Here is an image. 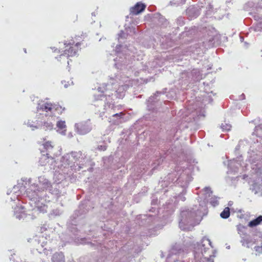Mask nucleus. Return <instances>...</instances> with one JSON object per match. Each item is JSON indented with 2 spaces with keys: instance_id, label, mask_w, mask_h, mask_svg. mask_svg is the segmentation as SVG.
<instances>
[{
  "instance_id": "obj_1",
  "label": "nucleus",
  "mask_w": 262,
  "mask_h": 262,
  "mask_svg": "<svg viewBox=\"0 0 262 262\" xmlns=\"http://www.w3.org/2000/svg\"><path fill=\"white\" fill-rule=\"evenodd\" d=\"M38 185L35 184L31 185L26 190V195L30 200V204L33 208L36 209L40 212L44 213L47 211L48 208L46 195L43 194L45 190L49 189L51 194L56 195L58 198L60 195L59 185L54 184L51 185V182L45 177L40 176L38 178Z\"/></svg>"
},
{
  "instance_id": "obj_2",
  "label": "nucleus",
  "mask_w": 262,
  "mask_h": 262,
  "mask_svg": "<svg viewBox=\"0 0 262 262\" xmlns=\"http://www.w3.org/2000/svg\"><path fill=\"white\" fill-rule=\"evenodd\" d=\"M115 77V79L111 78L110 84H104L102 87H99L98 89V92L104 94L103 95H100V101L99 103L100 104H104L103 109L105 111L103 113L108 112L111 114L112 110L115 107L114 104L105 102V101L107 100V97L109 98L111 95H113V93L111 92L112 91L111 88L113 86H114L115 89V90L113 91L116 97L122 98L125 95V92L129 86L132 85V83L128 77H123L122 75H118Z\"/></svg>"
},
{
  "instance_id": "obj_3",
  "label": "nucleus",
  "mask_w": 262,
  "mask_h": 262,
  "mask_svg": "<svg viewBox=\"0 0 262 262\" xmlns=\"http://www.w3.org/2000/svg\"><path fill=\"white\" fill-rule=\"evenodd\" d=\"M193 248L194 262H214L213 258L215 257L210 240L206 237H204L201 241V243L190 244ZM174 249H172L173 254L169 255L165 262H182L177 260L176 253L174 254Z\"/></svg>"
},
{
  "instance_id": "obj_4",
  "label": "nucleus",
  "mask_w": 262,
  "mask_h": 262,
  "mask_svg": "<svg viewBox=\"0 0 262 262\" xmlns=\"http://www.w3.org/2000/svg\"><path fill=\"white\" fill-rule=\"evenodd\" d=\"M202 219L200 211L193 208L185 209L181 210L179 217V226L184 231H189L198 225Z\"/></svg>"
},
{
  "instance_id": "obj_5",
  "label": "nucleus",
  "mask_w": 262,
  "mask_h": 262,
  "mask_svg": "<svg viewBox=\"0 0 262 262\" xmlns=\"http://www.w3.org/2000/svg\"><path fill=\"white\" fill-rule=\"evenodd\" d=\"M80 156L81 154L79 152L72 151L70 154L64 155L61 158L60 163L57 166L59 170H56V172H59L61 175L62 177L61 179L64 177L62 176L63 174L68 173V171L72 166L71 164L77 161Z\"/></svg>"
},
{
  "instance_id": "obj_6",
  "label": "nucleus",
  "mask_w": 262,
  "mask_h": 262,
  "mask_svg": "<svg viewBox=\"0 0 262 262\" xmlns=\"http://www.w3.org/2000/svg\"><path fill=\"white\" fill-rule=\"evenodd\" d=\"M129 51L130 49H128L125 47L122 48L120 45L116 47L115 52L117 54V57L114 60L115 65L117 68L122 70L126 65L129 63L131 59L130 54L126 53Z\"/></svg>"
},
{
  "instance_id": "obj_7",
  "label": "nucleus",
  "mask_w": 262,
  "mask_h": 262,
  "mask_svg": "<svg viewBox=\"0 0 262 262\" xmlns=\"http://www.w3.org/2000/svg\"><path fill=\"white\" fill-rule=\"evenodd\" d=\"M55 118H49L47 121H42L39 120H36L35 121H31L30 120L27 122V125L32 128V130L42 128L45 130H51L54 127V123L55 122Z\"/></svg>"
},
{
  "instance_id": "obj_8",
  "label": "nucleus",
  "mask_w": 262,
  "mask_h": 262,
  "mask_svg": "<svg viewBox=\"0 0 262 262\" xmlns=\"http://www.w3.org/2000/svg\"><path fill=\"white\" fill-rule=\"evenodd\" d=\"M74 43L75 42L73 41L68 43L65 42L66 49L64 53L60 55L59 58L67 59L69 57L75 55L78 50V46L80 44L79 42H77L76 44Z\"/></svg>"
},
{
  "instance_id": "obj_9",
  "label": "nucleus",
  "mask_w": 262,
  "mask_h": 262,
  "mask_svg": "<svg viewBox=\"0 0 262 262\" xmlns=\"http://www.w3.org/2000/svg\"><path fill=\"white\" fill-rule=\"evenodd\" d=\"M61 107L56 104L51 103L41 102L38 104L37 109L38 111H42L48 113V115H55L56 112L60 111Z\"/></svg>"
},
{
  "instance_id": "obj_10",
  "label": "nucleus",
  "mask_w": 262,
  "mask_h": 262,
  "mask_svg": "<svg viewBox=\"0 0 262 262\" xmlns=\"http://www.w3.org/2000/svg\"><path fill=\"white\" fill-rule=\"evenodd\" d=\"M242 160V157H237L236 160L233 159L230 160L228 164V171H227L228 173H232V172L235 173L237 171V169L238 166L242 167L243 169L245 168L246 169L247 166H248V164L246 163L243 164L241 163Z\"/></svg>"
},
{
  "instance_id": "obj_11",
  "label": "nucleus",
  "mask_w": 262,
  "mask_h": 262,
  "mask_svg": "<svg viewBox=\"0 0 262 262\" xmlns=\"http://www.w3.org/2000/svg\"><path fill=\"white\" fill-rule=\"evenodd\" d=\"M77 132L80 135H84L90 132L92 127L90 121L76 123L75 125Z\"/></svg>"
},
{
  "instance_id": "obj_12",
  "label": "nucleus",
  "mask_w": 262,
  "mask_h": 262,
  "mask_svg": "<svg viewBox=\"0 0 262 262\" xmlns=\"http://www.w3.org/2000/svg\"><path fill=\"white\" fill-rule=\"evenodd\" d=\"M258 156L255 154H253V156H251L250 159L248 160V162L250 164L251 168L255 170L256 172L258 174L260 173L261 169L258 167V163L256 162L257 161Z\"/></svg>"
},
{
  "instance_id": "obj_13",
  "label": "nucleus",
  "mask_w": 262,
  "mask_h": 262,
  "mask_svg": "<svg viewBox=\"0 0 262 262\" xmlns=\"http://www.w3.org/2000/svg\"><path fill=\"white\" fill-rule=\"evenodd\" d=\"M14 215L19 220L25 217L26 214L24 206L19 205L14 207Z\"/></svg>"
},
{
  "instance_id": "obj_14",
  "label": "nucleus",
  "mask_w": 262,
  "mask_h": 262,
  "mask_svg": "<svg viewBox=\"0 0 262 262\" xmlns=\"http://www.w3.org/2000/svg\"><path fill=\"white\" fill-rule=\"evenodd\" d=\"M146 8V5L141 2L137 3L134 7L130 8V13L137 15L143 12Z\"/></svg>"
},
{
  "instance_id": "obj_15",
  "label": "nucleus",
  "mask_w": 262,
  "mask_h": 262,
  "mask_svg": "<svg viewBox=\"0 0 262 262\" xmlns=\"http://www.w3.org/2000/svg\"><path fill=\"white\" fill-rule=\"evenodd\" d=\"M186 14L190 18L196 17L200 14L198 7L195 6H191L186 10Z\"/></svg>"
},
{
  "instance_id": "obj_16",
  "label": "nucleus",
  "mask_w": 262,
  "mask_h": 262,
  "mask_svg": "<svg viewBox=\"0 0 262 262\" xmlns=\"http://www.w3.org/2000/svg\"><path fill=\"white\" fill-rule=\"evenodd\" d=\"M56 126L57 127V131L59 134L62 135H66L67 126L65 121L61 120L57 121L56 123Z\"/></svg>"
},
{
  "instance_id": "obj_17",
  "label": "nucleus",
  "mask_w": 262,
  "mask_h": 262,
  "mask_svg": "<svg viewBox=\"0 0 262 262\" xmlns=\"http://www.w3.org/2000/svg\"><path fill=\"white\" fill-rule=\"evenodd\" d=\"M19 187L18 186H15L13 187V189L12 191H10V192H7V194L11 195V199L12 201H15V199H18V196L20 195V192L18 190Z\"/></svg>"
},
{
  "instance_id": "obj_18",
  "label": "nucleus",
  "mask_w": 262,
  "mask_h": 262,
  "mask_svg": "<svg viewBox=\"0 0 262 262\" xmlns=\"http://www.w3.org/2000/svg\"><path fill=\"white\" fill-rule=\"evenodd\" d=\"M52 262H64V256L62 253H56L52 258Z\"/></svg>"
},
{
  "instance_id": "obj_19",
  "label": "nucleus",
  "mask_w": 262,
  "mask_h": 262,
  "mask_svg": "<svg viewBox=\"0 0 262 262\" xmlns=\"http://www.w3.org/2000/svg\"><path fill=\"white\" fill-rule=\"evenodd\" d=\"M241 242L243 246L249 248L251 244L253 243V241L250 236L248 235L247 236L242 237Z\"/></svg>"
},
{
  "instance_id": "obj_20",
  "label": "nucleus",
  "mask_w": 262,
  "mask_h": 262,
  "mask_svg": "<svg viewBox=\"0 0 262 262\" xmlns=\"http://www.w3.org/2000/svg\"><path fill=\"white\" fill-rule=\"evenodd\" d=\"M48 154H47V155H42L40 158L39 163L42 166L46 165L47 163H49L50 161L51 162H53V159L50 158L48 156Z\"/></svg>"
},
{
  "instance_id": "obj_21",
  "label": "nucleus",
  "mask_w": 262,
  "mask_h": 262,
  "mask_svg": "<svg viewBox=\"0 0 262 262\" xmlns=\"http://www.w3.org/2000/svg\"><path fill=\"white\" fill-rule=\"evenodd\" d=\"M262 222V215H260L257 217L256 219L251 221L248 223V226L250 227H255L258 225H259Z\"/></svg>"
},
{
  "instance_id": "obj_22",
  "label": "nucleus",
  "mask_w": 262,
  "mask_h": 262,
  "mask_svg": "<svg viewBox=\"0 0 262 262\" xmlns=\"http://www.w3.org/2000/svg\"><path fill=\"white\" fill-rule=\"evenodd\" d=\"M237 229L238 231V234L240 235L241 238L243 236H246L248 235L247 234V228L243 225H239L237 226Z\"/></svg>"
},
{
  "instance_id": "obj_23",
  "label": "nucleus",
  "mask_w": 262,
  "mask_h": 262,
  "mask_svg": "<svg viewBox=\"0 0 262 262\" xmlns=\"http://www.w3.org/2000/svg\"><path fill=\"white\" fill-rule=\"evenodd\" d=\"M253 134L259 138H262V123L255 127Z\"/></svg>"
},
{
  "instance_id": "obj_24",
  "label": "nucleus",
  "mask_w": 262,
  "mask_h": 262,
  "mask_svg": "<svg viewBox=\"0 0 262 262\" xmlns=\"http://www.w3.org/2000/svg\"><path fill=\"white\" fill-rule=\"evenodd\" d=\"M220 216L223 219H227L230 216V209L229 207H226L221 213Z\"/></svg>"
},
{
  "instance_id": "obj_25",
  "label": "nucleus",
  "mask_w": 262,
  "mask_h": 262,
  "mask_svg": "<svg viewBox=\"0 0 262 262\" xmlns=\"http://www.w3.org/2000/svg\"><path fill=\"white\" fill-rule=\"evenodd\" d=\"M251 29L253 30L255 32L262 31V23L259 22L257 23L255 26L251 28Z\"/></svg>"
},
{
  "instance_id": "obj_26",
  "label": "nucleus",
  "mask_w": 262,
  "mask_h": 262,
  "mask_svg": "<svg viewBox=\"0 0 262 262\" xmlns=\"http://www.w3.org/2000/svg\"><path fill=\"white\" fill-rule=\"evenodd\" d=\"M212 193V191L211 189L209 187H205L204 189V194L205 195V199H207L208 198L210 197L211 194Z\"/></svg>"
},
{
  "instance_id": "obj_27",
  "label": "nucleus",
  "mask_w": 262,
  "mask_h": 262,
  "mask_svg": "<svg viewBox=\"0 0 262 262\" xmlns=\"http://www.w3.org/2000/svg\"><path fill=\"white\" fill-rule=\"evenodd\" d=\"M43 145L44 148L48 151H50L53 148V145L52 144V143L49 141L45 142L44 144H43Z\"/></svg>"
},
{
  "instance_id": "obj_28",
  "label": "nucleus",
  "mask_w": 262,
  "mask_h": 262,
  "mask_svg": "<svg viewBox=\"0 0 262 262\" xmlns=\"http://www.w3.org/2000/svg\"><path fill=\"white\" fill-rule=\"evenodd\" d=\"M186 0H172L170 3L171 5L178 6L184 4Z\"/></svg>"
},
{
  "instance_id": "obj_29",
  "label": "nucleus",
  "mask_w": 262,
  "mask_h": 262,
  "mask_svg": "<svg viewBox=\"0 0 262 262\" xmlns=\"http://www.w3.org/2000/svg\"><path fill=\"white\" fill-rule=\"evenodd\" d=\"M231 126L230 124L228 123H225V124H222L221 125V128L223 130L228 131L230 130Z\"/></svg>"
},
{
  "instance_id": "obj_30",
  "label": "nucleus",
  "mask_w": 262,
  "mask_h": 262,
  "mask_svg": "<svg viewBox=\"0 0 262 262\" xmlns=\"http://www.w3.org/2000/svg\"><path fill=\"white\" fill-rule=\"evenodd\" d=\"M210 203L213 206L215 207L218 205V200L217 198H212L211 199Z\"/></svg>"
},
{
  "instance_id": "obj_31",
  "label": "nucleus",
  "mask_w": 262,
  "mask_h": 262,
  "mask_svg": "<svg viewBox=\"0 0 262 262\" xmlns=\"http://www.w3.org/2000/svg\"><path fill=\"white\" fill-rule=\"evenodd\" d=\"M161 94V93L157 92V94H156L155 95V96H152V97H150L149 98L148 100V103H152L153 102H154V99H155V97H157L159 94Z\"/></svg>"
},
{
  "instance_id": "obj_32",
  "label": "nucleus",
  "mask_w": 262,
  "mask_h": 262,
  "mask_svg": "<svg viewBox=\"0 0 262 262\" xmlns=\"http://www.w3.org/2000/svg\"><path fill=\"white\" fill-rule=\"evenodd\" d=\"M98 149L101 150H105L106 148L105 145H100L98 147Z\"/></svg>"
},
{
  "instance_id": "obj_33",
  "label": "nucleus",
  "mask_w": 262,
  "mask_h": 262,
  "mask_svg": "<svg viewBox=\"0 0 262 262\" xmlns=\"http://www.w3.org/2000/svg\"><path fill=\"white\" fill-rule=\"evenodd\" d=\"M53 213L55 215H59L61 213V212L60 210H57V211H53Z\"/></svg>"
},
{
  "instance_id": "obj_34",
  "label": "nucleus",
  "mask_w": 262,
  "mask_h": 262,
  "mask_svg": "<svg viewBox=\"0 0 262 262\" xmlns=\"http://www.w3.org/2000/svg\"><path fill=\"white\" fill-rule=\"evenodd\" d=\"M178 21H180V25H182L184 24L183 19L182 18H180L178 19Z\"/></svg>"
},
{
  "instance_id": "obj_35",
  "label": "nucleus",
  "mask_w": 262,
  "mask_h": 262,
  "mask_svg": "<svg viewBox=\"0 0 262 262\" xmlns=\"http://www.w3.org/2000/svg\"><path fill=\"white\" fill-rule=\"evenodd\" d=\"M122 115H123V113H120L119 114V113H116V114H113V116H114V117H115V116H121Z\"/></svg>"
},
{
  "instance_id": "obj_36",
  "label": "nucleus",
  "mask_w": 262,
  "mask_h": 262,
  "mask_svg": "<svg viewBox=\"0 0 262 262\" xmlns=\"http://www.w3.org/2000/svg\"><path fill=\"white\" fill-rule=\"evenodd\" d=\"M62 83L64 84V87L67 88L69 85H70L69 82H66V81L62 82Z\"/></svg>"
},
{
  "instance_id": "obj_37",
  "label": "nucleus",
  "mask_w": 262,
  "mask_h": 262,
  "mask_svg": "<svg viewBox=\"0 0 262 262\" xmlns=\"http://www.w3.org/2000/svg\"><path fill=\"white\" fill-rule=\"evenodd\" d=\"M122 34H124V33L123 31H121L119 34V37H121Z\"/></svg>"
},
{
  "instance_id": "obj_38",
  "label": "nucleus",
  "mask_w": 262,
  "mask_h": 262,
  "mask_svg": "<svg viewBox=\"0 0 262 262\" xmlns=\"http://www.w3.org/2000/svg\"><path fill=\"white\" fill-rule=\"evenodd\" d=\"M99 99V98H97V97H96V96H95V101H97V100H98Z\"/></svg>"
},
{
  "instance_id": "obj_39",
  "label": "nucleus",
  "mask_w": 262,
  "mask_h": 262,
  "mask_svg": "<svg viewBox=\"0 0 262 262\" xmlns=\"http://www.w3.org/2000/svg\"><path fill=\"white\" fill-rule=\"evenodd\" d=\"M181 199H182V200L183 201H185V198H184V197H182Z\"/></svg>"
},
{
  "instance_id": "obj_40",
  "label": "nucleus",
  "mask_w": 262,
  "mask_h": 262,
  "mask_svg": "<svg viewBox=\"0 0 262 262\" xmlns=\"http://www.w3.org/2000/svg\"><path fill=\"white\" fill-rule=\"evenodd\" d=\"M191 116H192V117L193 118H194V114H191Z\"/></svg>"
},
{
  "instance_id": "obj_41",
  "label": "nucleus",
  "mask_w": 262,
  "mask_h": 262,
  "mask_svg": "<svg viewBox=\"0 0 262 262\" xmlns=\"http://www.w3.org/2000/svg\"><path fill=\"white\" fill-rule=\"evenodd\" d=\"M243 39H244L243 37H241V41H242Z\"/></svg>"
},
{
  "instance_id": "obj_42",
  "label": "nucleus",
  "mask_w": 262,
  "mask_h": 262,
  "mask_svg": "<svg viewBox=\"0 0 262 262\" xmlns=\"http://www.w3.org/2000/svg\"><path fill=\"white\" fill-rule=\"evenodd\" d=\"M231 205H232V203H230V202H229V206H231Z\"/></svg>"
},
{
  "instance_id": "obj_43",
  "label": "nucleus",
  "mask_w": 262,
  "mask_h": 262,
  "mask_svg": "<svg viewBox=\"0 0 262 262\" xmlns=\"http://www.w3.org/2000/svg\"><path fill=\"white\" fill-rule=\"evenodd\" d=\"M67 63H68V64H69V61H67Z\"/></svg>"
},
{
  "instance_id": "obj_44",
  "label": "nucleus",
  "mask_w": 262,
  "mask_h": 262,
  "mask_svg": "<svg viewBox=\"0 0 262 262\" xmlns=\"http://www.w3.org/2000/svg\"><path fill=\"white\" fill-rule=\"evenodd\" d=\"M261 57H262V54H261Z\"/></svg>"
}]
</instances>
